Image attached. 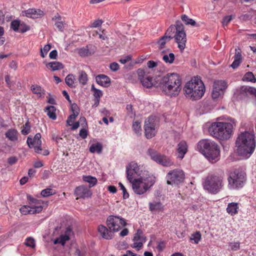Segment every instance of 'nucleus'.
Wrapping results in <instances>:
<instances>
[{
  "label": "nucleus",
  "mask_w": 256,
  "mask_h": 256,
  "mask_svg": "<svg viewBox=\"0 0 256 256\" xmlns=\"http://www.w3.org/2000/svg\"><path fill=\"white\" fill-rule=\"evenodd\" d=\"M236 144L238 155L245 158L250 157L256 148L254 134L248 131L241 132L236 138Z\"/></svg>",
  "instance_id": "nucleus-1"
},
{
  "label": "nucleus",
  "mask_w": 256,
  "mask_h": 256,
  "mask_svg": "<svg viewBox=\"0 0 256 256\" xmlns=\"http://www.w3.org/2000/svg\"><path fill=\"white\" fill-rule=\"evenodd\" d=\"M236 126L234 120L228 122H212L208 128L209 133L212 136L222 140L229 139Z\"/></svg>",
  "instance_id": "nucleus-2"
},
{
  "label": "nucleus",
  "mask_w": 256,
  "mask_h": 256,
  "mask_svg": "<svg viewBox=\"0 0 256 256\" xmlns=\"http://www.w3.org/2000/svg\"><path fill=\"white\" fill-rule=\"evenodd\" d=\"M162 92L170 96H178L182 89V81L180 76L176 73L168 74L160 82Z\"/></svg>",
  "instance_id": "nucleus-3"
},
{
  "label": "nucleus",
  "mask_w": 256,
  "mask_h": 256,
  "mask_svg": "<svg viewBox=\"0 0 256 256\" xmlns=\"http://www.w3.org/2000/svg\"><path fill=\"white\" fill-rule=\"evenodd\" d=\"M205 86L198 76L194 77L184 88L185 96L192 100L201 98L205 92Z\"/></svg>",
  "instance_id": "nucleus-4"
},
{
  "label": "nucleus",
  "mask_w": 256,
  "mask_h": 256,
  "mask_svg": "<svg viewBox=\"0 0 256 256\" xmlns=\"http://www.w3.org/2000/svg\"><path fill=\"white\" fill-rule=\"evenodd\" d=\"M197 149L210 161L217 160L220 156V150L218 146L209 140H200L197 144Z\"/></svg>",
  "instance_id": "nucleus-5"
},
{
  "label": "nucleus",
  "mask_w": 256,
  "mask_h": 256,
  "mask_svg": "<svg viewBox=\"0 0 256 256\" xmlns=\"http://www.w3.org/2000/svg\"><path fill=\"white\" fill-rule=\"evenodd\" d=\"M130 182L132 184L134 192L137 194H144L154 184V182L150 181L148 178L144 176H140Z\"/></svg>",
  "instance_id": "nucleus-6"
},
{
  "label": "nucleus",
  "mask_w": 256,
  "mask_h": 256,
  "mask_svg": "<svg viewBox=\"0 0 256 256\" xmlns=\"http://www.w3.org/2000/svg\"><path fill=\"white\" fill-rule=\"evenodd\" d=\"M223 179L220 176H208L204 184V188L211 192L217 193L222 186Z\"/></svg>",
  "instance_id": "nucleus-7"
},
{
  "label": "nucleus",
  "mask_w": 256,
  "mask_h": 256,
  "mask_svg": "<svg viewBox=\"0 0 256 256\" xmlns=\"http://www.w3.org/2000/svg\"><path fill=\"white\" fill-rule=\"evenodd\" d=\"M244 181L245 174L238 170L231 172L228 178L229 186L233 189L242 187Z\"/></svg>",
  "instance_id": "nucleus-8"
},
{
  "label": "nucleus",
  "mask_w": 256,
  "mask_h": 256,
  "mask_svg": "<svg viewBox=\"0 0 256 256\" xmlns=\"http://www.w3.org/2000/svg\"><path fill=\"white\" fill-rule=\"evenodd\" d=\"M176 42L178 47L180 51H182L186 47V34L184 30V26L180 20H176V31L174 35Z\"/></svg>",
  "instance_id": "nucleus-9"
},
{
  "label": "nucleus",
  "mask_w": 256,
  "mask_h": 256,
  "mask_svg": "<svg viewBox=\"0 0 256 256\" xmlns=\"http://www.w3.org/2000/svg\"><path fill=\"white\" fill-rule=\"evenodd\" d=\"M158 120L155 116H150L145 120L144 129L145 136L147 138L154 137L157 132Z\"/></svg>",
  "instance_id": "nucleus-10"
},
{
  "label": "nucleus",
  "mask_w": 256,
  "mask_h": 256,
  "mask_svg": "<svg viewBox=\"0 0 256 256\" xmlns=\"http://www.w3.org/2000/svg\"><path fill=\"white\" fill-rule=\"evenodd\" d=\"M148 153L153 160L162 166H170L174 164V162L170 158L158 153L154 150H148Z\"/></svg>",
  "instance_id": "nucleus-11"
},
{
  "label": "nucleus",
  "mask_w": 256,
  "mask_h": 256,
  "mask_svg": "<svg viewBox=\"0 0 256 256\" xmlns=\"http://www.w3.org/2000/svg\"><path fill=\"white\" fill-rule=\"evenodd\" d=\"M166 178L168 184H178L184 181V174L180 169H174L167 174Z\"/></svg>",
  "instance_id": "nucleus-12"
},
{
  "label": "nucleus",
  "mask_w": 256,
  "mask_h": 256,
  "mask_svg": "<svg viewBox=\"0 0 256 256\" xmlns=\"http://www.w3.org/2000/svg\"><path fill=\"white\" fill-rule=\"evenodd\" d=\"M108 228L113 232H118L126 224L125 220L118 216H109L106 220Z\"/></svg>",
  "instance_id": "nucleus-13"
},
{
  "label": "nucleus",
  "mask_w": 256,
  "mask_h": 256,
  "mask_svg": "<svg viewBox=\"0 0 256 256\" xmlns=\"http://www.w3.org/2000/svg\"><path fill=\"white\" fill-rule=\"evenodd\" d=\"M126 177L129 182L132 180L138 178L140 176H144L142 170L135 162H130L126 166Z\"/></svg>",
  "instance_id": "nucleus-14"
},
{
  "label": "nucleus",
  "mask_w": 256,
  "mask_h": 256,
  "mask_svg": "<svg viewBox=\"0 0 256 256\" xmlns=\"http://www.w3.org/2000/svg\"><path fill=\"white\" fill-rule=\"evenodd\" d=\"M41 136L40 133H37L33 138L28 137L27 139V144L28 146L30 148H33L37 153H40L42 151Z\"/></svg>",
  "instance_id": "nucleus-15"
},
{
  "label": "nucleus",
  "mask_w": 256,
  "mask_h": 256,
  "mask_svg": "<svg viewBox=\"0 0 256 256\" xmlns=\"http://www.w3.org/2000/svg\"><path fill=\"white\" fill-rule=\"evenodd\" d=\"M74 194L78 196L77 199L78 198H88L92 194L90 188L83 185L76 187L74 190Z\"/></svg>",
  "instance_id": "nucleus-16"
},
{
  "label": "nucleus",
  "mask_w": 256,
  "mask_h": 256,
  "mask_svg": "<svg viewBox=\"0 0 256 256\" xmlns=\"http://www.w3.org/2000/svg\"><path fill=\"white\" fill-rule=\"evenodd\" d=\"M238 94L240 98H245L249 95H254L256 98V88L248 86H242L239 90Z\"/></svg>",
  "instance_id": "nucleus-17"
},
{
  "label": "nucleus",
  "mask_w": 256,
  "mask_h": 256,
  "mask_svg": "<svg viewBox=\"0 0 256 256\" xmlns=\"http://www.w3.org/2000/svg\"><path fill=\"white\" fill-rule=\"evenodd\" d=\"M72 228L68 226L67 227L64 234L60 235L58 238L54 240V244H60L64 245L66 242L70 240V236L72 234Z\"/></svg>",
  "instance_id": "nucleus-18"
},
{
  "label": "nucleus",
  "mask_w": 256,
  "mask_h": 256,
  "mask_svg": "<svg viewBox=\"0 0 256 256\" xmlns=\"http://www.w3.org/2000/svg\"><path fill=\"white\" fill-rule=\"evenodd\" d=\"M23 16L32 18H38L44 16V12L40 10L30 8L22 12Z\"/></svg>",
  "instance_id": "nucleus-19"
},
{
  "label": "nucleus",
  "mask_w": 256,
  "mask_h": 256,
  "mask_svg": "<svg viewBox=\"0 0 256 256\" xmlns=\"http://www.w3.org/2000/svg\"><path fill=\"white\" fill-rule=\"evenodd\" d=\"M28 200L29 202L30 206L32 209L36 210V208L40 207L41 208L40 212L42 211L43 209V202L42 200L34 198L30 196H28Z\"/></svg>",
  "instance_id": "nucleus-20"
},
{
  "label": "nucleus",
  "mask_w": 256,
  "mask_h": 256,
  "mask_svg": "<svg viewBox=\"0 0 256 256\" xmlns=\"http://www.w3.org/2000/svg\"><path fill=\"white\" fill-rule=\"evenodd\" d=\"M188 150V146L186 143L184 141L180 142L178 144L177 152L178 157L182 159Z\"/></svg>",
  "instance_id": "nucleus-21"
},
{
  "label": "nucleus",
  "mask_w": 256,
  "mask_h": 256,
  "mask_svg": "<svg viewBox=\"0 0 256 256\" xmlns=\"http://www.w3.org/2000/svg\"><path fill=\"white\" fill-rule=\"evenodd\" d=\"M96 80L99 85L104 87L108 86L110 82V78L104 74H100L96 76Z\"/></svg>",
  "instance_id": "nucleus-22"
},
{
  "label": "nucleus",
  "mask_w": 256,
  "mask_h": 256,
  "mask_svg": "<svg viewBox=\"0 0 256 256\" xmlns=\"http://www.w3.org/2000/svg\"><path fill=\"white\" fill-rule=\"evenodd\" d=\"M36 210H33L30 206H23L20 210L22 214H38L40 212L41 208L40 207L36 208Z\"/></svg>",
  "instance_id": "nucleus-23"
},
{
  "label": "nucleus",
  "mask_w": 256,
  "mask_h": 256,
  "mask_svg": "<svg viewBox=\"0 0 256 256\" xmlns=\"http://www.w3.org/2000/svg\"><path fill=\"white\" fill-rule=\"evenodd\" d=\"M18 132L14 128H10L5 133V136L11 142H16L18 140Z\"/></svg>",
  "instance_id": "nucleus-24"
},
{
  "label": "nucleus",
  "mask_w": 256,
  "mask_h": 256,
  "mask_svg": "<svg viewBox=\"0 0 256 256\" xmlns=\"http://www.w3.org/2000/svg\"><path fill=\"white\" fill-rule=\"evenodd\" d=\"M242 61V56L240 52V50L236 49V54L234 56V61L230 65L231 67L234 69L237 68Z\"/></svg>",
  "instance_id": "nucleus-25"
},
{
  "label": "nucleus",
  "mask_w": 256,
  "mask_h": 256,
  "mask_svg": "<svg viewBox=\"0 0 256 256\" xmlns=\"http://www.w3.org/2000/svg\"><path fill=\"white\" fill-rule=\"evenodd\" d=\"M98 230L101 236L104 238L109 240L112 237V231H108V229L104 226L100 225L98 226Z\"/></svg>",
  "instance_id": "nucleus-26"
},
{
  "label": "nucleus",
  "mask_w": 256,
  "mask_h": 256,
  "mask_svg": "<svg viewBox=\"0 0 256 256\" xmlns=\"http://www.w3.org/2000/svg\"><path fill=\"white\" fill-rule=\"evenodd\" d=\"M78 54L82 57L88 56L94 53V50L89 48L88 46L85 47L78 49Z\"/></svg>",
  "instance_id": "nucleus-27"
},
{
  "label": "nucleus",
  "mask_w": 256,
  "mask_h": 256,
  "mask_svg": "<svg viewBox=\"0 0 256 256\" xmlns=\"http://www.w3.org/2000/svg\"><path fill=\"white\" fill-rule=\"evenodd\" d=\"M149 209L151 212L162 211L164 206L160 202L154 201L149 203Z\"/></svg>",
  "instance_id": "nucleus-28"
},
{
  "label": "nucleus",
  "mask_w": 256,
  "mask_h": 256,
  "mask_svg": "<svg viewBox=\"0 0 256 256\" xmlns=\"http://www.w3.org/2000/svg\"><path fill=\"white\" fill-rule=\"evenodd\" d=\"M176 22L175 25H171L166 30L164 36L166 38L171 40L174 37V34H176Z\"/></svg>",
  "instance_id": "nucleus-29"
},
{
  "label": "nucleus",
  "mask_w": 256,
  "mask_h": 256,
  "mask_svg": "<svg viewBox=\"0 0 256 256\" xmlns=\"http://www.w3.org/2000/svg\"><path fill=\"white\" fill-rule=\"evenodd\" d=\"M238 204L236 202H231L228 204L226 208L228 213L231 216H234L238 212Z\"/></svg>",
  "instance_id": "nucleus-30"
},
{
  "label": "nucleus",
  "mask_w": 256,
  "mask_h": 256,
  "mask_svg": "<svg viewBox=\"0 0 256 256\" xmlns=\"http://www.w3.org/2000/svg\"><path fill=\"white\" fill-rule=\"evenodd\" d=\"M227 84L226 82L222 80H216L214 82L213 87L218 90H221L222 91H224L227 88Z\"/></svg>",
  "instance_id": "nucleus-31"
},
{
  "label": "nucleus",
  "mask_w": 256,
  "mask_h": 256,
  "mask_svg": "<svg viewBox=\"0 0 256 256\" xmlns=\"http://www.w3.org/2000/svg\"><path fill=\"white\" fill-rule=\"evenodd\" d=\"M141 82L142 85L147 88H150L154 85V80L150 76L143 78Z\"/></svg>",
  "instance_id": "nucleus-32"
},
{
  "label": "nucleus",
  "mask_w": 256,
  "mask_h": 256,
  "mask_svg": "<svg viewBox=\"0 0 256 256\" xmlns=\"http://www.w3.org/2000/svg\"><path fill=\"white\" fill-rule=\"evenodd\" d=\"M46 66L50 68L53 71L61 70L64 68L63 64L58 62H50L46 64Z\"/></svg>",
  "instance_id": "nucleus-33"
},
{
  "label": "nucleus",
  "mask_w": 256,
  "mask_h": 256,
  "mask_svg": "<svg viewBox=\"0 0 256 256\" xmlns=\"http://www.w3.org/2000/svg\"><path fill=\"white\" fill-rule=\"evenodd\" d=\"M76 79L74 76L72 74H68L65 78V82L66 84L70 88H74L76 86Z\"/></svg>",
  "instance_id": "nucleus-34"
},
{
  "label": "nucleus",
  "mask_w": 256,
  "mask_h": 256,
  "mask_svg": "<svg viewBox=\"0 0 256 256\" xmlns=\"http://www.w3.org/2000/svg\"><path fill=\"white\" fill-rule=\"evenodd\" d=\"M78 80L80 84L86 85L88 80L86 72L82 70L79 72Z\"/></svg>",
  "instance_id": "nucleus-35"
},
{
  "label": "nucleus",
  "mask_w": 256,
  "mask_h": 256,
  "mask_svg": "<svg viewBox=\"0 0 256 256\" xmlns=\"http://www.w3.org/2000/svg\"><path fill=\"white\" fill-rule=\"evenodd\" d=\"M175 58L174 54L173 53H169L168 54H164L162 56V59L166 62L172 64L174 62Z\"/></svg>",
  "instance_id": "nucleus-36"
},
{
  "label": "nucleus",
  "mask_w": 256,
  "mask_h": 256,
  "mask_svg": "<svg viewBox=\"0 0 256 256\" xmlns=\"http://www.w3.org/2000/svg\"><path fill=\"white\" fill-rule=\"evenodd\" d=\"M46 112L49 118L52 120L56 119V108L54 106H49L46 108Z\"/></svg>",
  "instance_id": "nucleus-37"
},
{
  "label": "nucleus",
  "mask_w": 256,
  "mask_h": 256,
  "mask_svg": "<svg viewBox=\"0 0 256 256\" xmlns=\"http://www.w3.org/2000/svg\"><path fill=\"white\" fill-rule=\"evenodd\" d=\"M102 150V146L100 143L93 144L90 148V151L92 153L97 152L100 154Z\"/></svg>",
  "instance_id": "nucleus-38"
},
{
  "label": "nucleus",
  "mask_w": 256,
  "mask_h": 256,
  "mask_svg": "<svg viewBox=\"0 0 256 256\" xmlns=\"http://www.w3.org/2000/svg\"><path fill=\"white\" fill-rule=\"evenodd\" d=\"M31 89L34 94H38L40 97L44 94V90L40 86L32 85Z\"/></svg>",
  "instance_id": "nucleus-39"
},
{
  "label": "nucleus",
  "mask_w": 256,
  "mask_h": 256,
  "mask_svg": "<svg viewBox=\"0 0 256 256\" xmlns=\"http://www.w3.org/2000/svg\"><path fill=\"white\" fill-rule=\"evenodd\" d=\"M82 179L84 181L89 183L90 186L88 188L92 187L97 182V180L96 178L90 176H84Z\"/></svg>",
  "instance_id": "nucleus-40"
},
{
  "label": "nucleus",
  "mask_w": 256,
  "mask_h": 256,
  "mask_svg": "<svg viewBox=\"0 0 256 256\" xmlns=\"http://www.w3.org/2000/svg\"><path fill=\"white\" fill-rule=\"evenodd\" d=\"M244 81L250 82H256V78L254 77V74L252 72H246L242 78Z\"/></svg>",
  "instance_id": "nucleus-41"
},
{
  "label": "nucleus",
  "mask_w": 256,
  "mask_h": 256,
  "mask_svg": "<svg viewBox=\"0 0 256 256\" xmlns=\"http://www.w3.org/2000/svg\"><path fill=\"white\" fill-rule=\"evenodd\" d=\"M181 19L183 22L186 25L190 24L194 26L196 24V22L192 19L189 18L186 14H182L181 16Z\"/></svg>",
  "instance_id": "nucleus-42"
},
{
  "label": "nucleus",
  "mask_w": 256,
  "mask_h": 256,
  "mask_svg": "<svg viewBox=\"0 0 256 256\" xmlns=\"http://www.w3.org/2000/svg\"><path fill=\"white\" fill-rule=\"evenodd\" d=\"M134 241L146 242V238L144 236L142 232L140 230H138L133 238Z\"/></svg>",
  "instance_id": "nucleus-43"
},
{
  "label": "nucleus",
  "mask_w": 256,
  "mask_h": 256,
  "mask_svg": "<svg viewBox=\"0 0 256 256\" xmlns=\"http://www.w3.org/2000/svg\"><path fill=\"white\" fill-rule=\"evenodd\" d=\"M170 40L168 38H166L165 36H162L157 42V44L158 46V49L161 50L164 48L166 44L170 41Z\"/></svg>",
  "instance_id": "nucleus-44"
},
{
  "label": "nucleus",
  "mask_w": 256,
  "mask_h": 256,
  "mask_svg": "<svg viewBox=\"0 0 256 256\" xmlns=\"http://www.w3.org/2000/svg\"><path fill=\"white\" fill-rule=\"evenodd\" d=\"M132 128L137 135L140 136L141 134L142 129L140 123L139 122L136 121L133 123Z\"/></svg>",
  "instance_id": "nucleus-45"
},
{
  "label": "nucleus",
  "mask_w": 256,
  "mask_h": 256,
  "mask_svg": "<svg viewBox=\"0 0 256 256\" xmlns=\"http://www.w3.org/2000/svg\"><path fill=\"white\" fill-rule=\"evenodd\" d=\"M91 90L94 92V96L95 99L100 100V97L102 96V92L100 90L95 88L94 84L92 86Z\"/></svg>",
  "instance_id": "nucleus-46"
},
{
  "label": "nucleus",
  "mask_w": 256,
  "mask_h": 256,
  "mask_svg": "<svg viewBox=\"0 0 256 256\" xmlns=\"http://www.w3.org/2000/svg\"><path fill=\"white\" fill-rule=\"evenodd\" d=\"M224 92V91L221 90H216V88H214V87H213V90L212 92V96L213 99L215 100L218 98L220 96L223 94Z\"/></svg>",
  "instance_id": "nucleus-47"
},
{
  "label": "nucleus",
  "mask_w": 256,
  "mask_h": 256,
  "mask_svg": "<svg viewBox=\"0 0 256 256\" xmlns=\"http://www.w3.org/2000/svg\"><path fill=\"white\" fill-rule=\"evenodd\" d=\"M228 246L230 250L233 251L238 250L240 248V242H229Z\"/></svg>",
  "instance_id": "nucleus-48"
},
{
  "label": "nucleus",
  "mask_w": 256,
  "mask_h": 256,
  "mask_svg": "<svg viewBox=\"0 0 256 256\" xmlns=\"http://www.w3.org/2000/svg\"><path fill=\"white\" fill-rule=\"evenodd\" d=\"M51 45L50 44H46L44 46L43 48L40 49V56L42 58H44L48 52L50 50Z\"/></svg>",
  "instance_id": "nucleus-49"
},
{
  "label": "nucleus",
  "mask_w": 256,
  "mask_h": 256,
  "mask_svg": "<svg viewBox=\"0 0 256 256\" xmlns=\"http://www.w3.org/2000/svg\"><path fill=\"white\" fill-rule=\"evenodd\" d=\"M24 244L27 246L30 247L32 248H34L36 246L35 240L31 237L28 238L26 239Z\"/></svg>",
  "instance_id": "nucleus-50"
},
{
  "label": "nucleus",
  "mask_w": 256,
  "mask_h": 256,
  "mask_svg": "<svg viewBox=\"0 0 256 256\" xmlns=\"http://www.w3.org/2000/svg\"><path fill=\"white\" fill-rule=\"evenodd\" d=\"M201 238V234L199 232H196L194 234H192L190 237L191 240H194L196 244H198Z\"/></svg>",
  "instance_id": "nucleus-51"
},
{
  "label": "nucleus",
  "mask_w": 256,
  "mask_h": 256,
  "mask_svg": "<svg viewBox=\"0 0 256 256\" xmlns=\"http://www.w3.org/2000/svg\"><path fill=\"white\" fill-rule=\"evenodd\" d=\"M30 30V26H28L24 22H20L18 32L23 33V32H26V31L28 30Z\"/></svg>",
  "instance_id": "nucleus-52"
},
{
  "label": "nucleus",
  "mask_w": 256,
  "mask_h": 256,
  "mask_svg": "<svg viewBox=\"0 0 256 256\" xmlns=\"http://www.w3.org/2000/svg\"><path fill=\"white\" fill-rule=\"evenodd\" d=\"M20 20H14L11 22L10 23V28L15 32L18 31V28L20 24Z\"/></svg>",
  "instance_id": "nucleus-53"
},
{
  "label": "nucleus",
  "mask_w": 256,
  "mask_h": 256,
  "mask_svg": "<svg viewBox=\"0 0 256 256\" xmlns=\"http://www.w3.org/2000/svg\"><path fill=\"white\" fill-rule=\"evenodd\" d=\"M53 190L51 188H46L41 192V195L43 197H47L54 194Z\"/></svg>",
  "instance_id": "nucleus-54"
},
{
  "label": "nucleus",
  "mask_w": 256,
  "mask_h": 256,
  "mask_svg": "<svg viewBox=\"0 0 256 256\" xmlns=\"http://www.w3.org/2000/svg\"><path fill=\"white\" fill-rule=\"evenodd\" d=\"M78 116V113H77V112H76L74 113V114H70V115L68 116V120H66V123H67V124H68V126H71V125H72V122H73V120H74L76 119V117Z\"/></svg>",
  "instance_id": "nucleus-55"
},
{
  "label": "nucleus",
  "mask_w": 256,
  "mask_h": 256,
  "mask_svg": "<svg viewBox=\"0 0 256 256\" xmlns=\"http://www.w3.org/2000/svg\"><path fill=\"white\" fill-rule=\"evenodd\" d=\"M30 126L28 123V122H26L24 126V128L22 130V133L23 134L26 135L28 134L30 132Z\"/></svg>",
  "instance_id": "nucleus-56"
},
{
  "label": "nucleus",
  "mask_w": 256,
  "mask_h": 256,
  "mask_svg": "<svg viewBox=\"0 0 256 256\" xmlns=\"http://www.w3.org/2000/svg\"><path fill=\"white\" fill-rule=\"evenodd\" d=\"M118 185L120 188V189L122 190L123 192V198L124 199L128 198L129 197V194L128 192H126V190L124 186L121 182L118 183Z\"/></svg>",
  "instance_id": "nucleus-57"
},
{
  "label": "nucleus",
  "mask_w": 256,
  "mask_h": 256,
  "mask_svg": "<svg viewBox=\"0 0 256 256\" xmlns=\"http://www.w3.org/2000/svg\"><path fill=\"white\" fill-rule=\"evenodd\" d=\"M103 21L101 20H94L92 23L91 24L90 28H98L102 24Z\"/></svg>",
  "instance_id": "nucleus-58"
},
{
  "label": "nucleus",
  "mask_w": 256,
  "mask_h": 256,
  "mask_svg": "<svg viewBox=\"0 0 256 256\" xmlns=\"http://www.w3.org/2000/svg\"><path fill=\"white\" fill-rule=\"evenodd\" d=\"M83 128L80 131V136L82 137V138H86L88 134V130L85 128Z\"/></svg>",
  "instance_id": "nucleus-59"
},
{
  "label": "nucleus",
  "mask_w": 256,
  "mask_h": 256,
  "mask_svg": "<svg viewBox=\"0 0 256 256\" xmlns=\"http://www.w3.org/2000/svg\"><path fill=\"white\" fill-rule=\"evenodd\" d=\"M232 20V16H225L223 18L222 20V25L224 26H226Z\"/></svg>",
  "instance_id": "nucleus-60"
},
{
  "label": "nucleus",
  "mask_w": 256,
  "mask_h": 256,
  "mask_svg": "<svg viewBox=\"0 0 256 256\" xmlns=\"http://www.w3.org/2000/svg\"><path fill=\"white\" fill-rule=\"evenodd\" d=\"M132 60V56L130 55L126 56L120 60V62L121 64H124Z\"/></svg>",
  "instance_id": "nucleus-61"
},
{
  "label": "nucleus",
  "mask_w": 256,
  "mask_h": 256,
  "mask_svg": "<svg viewBox=\"0 0 256 256\" xmlns=\"http://www.w3.org/2000/svg\"><path fill=\"white\" fill-rule=\"evenodd\" d=\"M110 68L112 71L116 72L119 69V65L116 62H112L110 64Z\"/></svg>",
  "instance_id": "nucleus-62"
},
{
  "label": "nucleus",
  "mask_w": 256,
  "mask_h": 256,
  "mask_svg": "<svg viewBox=\"0 0 256 256\" xmlns=\"http://www.w3.org/2000/svg\"><path fill=\"white\" fill-rule=\"evenodd\" d=\"M78 122H80V124L82 126L83 128H86L87 126V123L86 119L84 117H80Z\"/></svg>",
  "instance_id": "nucleus-63"
},
{
  "label": "nucleus",
  "mask_w": 256,
  "mask_h": 256,
  "mask_svg": "<svg viewBox=\"0 0 256 256\" xmlns=\"http://www.w3.org/2000/svg\"><path fill=\"white\" fill-rule=\"evenodd\" d=\"M147 66L148 68H152L156 67L158 66V64L153 60H149L147 62Z\"/></svg>",
  "instance_id": "nucleus-64"
}]
</instances>
